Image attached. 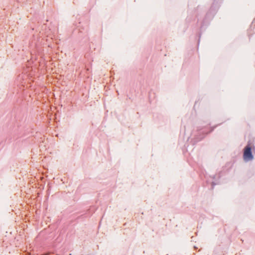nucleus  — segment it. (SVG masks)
I'll return each instance as SVG.
<instances>
[{"instance_id":"obj_1","label":"nucleus","mask_w":255,"mask_h":255,"mask_svg":"<svg viewBox=\"0 0 255 255\" xmlns=\"http://www.w3.org/2000/svg\"><path fill=\"white\" fill-rule=\"evenodd\" d=\"M243 157L245 161H249L253 159L254 156L252 154L251 147L250 145H248L245 147Z\"/></svg>"}]
</instances>
